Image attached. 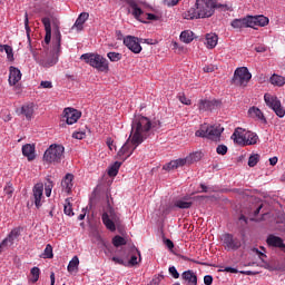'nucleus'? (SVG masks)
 I'll use <instances>...</instances> for the list:
<instances>
[{
    "label": "nucleus",
    "instance_id": "f257e3e1",
    "mask_svg": "<svg viewBox=\"0 0 285 285\" xmlns=\"http://www.w3.org/2000/svg\"><path fill=\"white\" fill-rule=\"evenodd\" d=\"M216 9L222 10L223 12L233 10L228 4L217 3L216 0H197L196 8L189 9L183 17L188 20L209 19V17H213Z\"/></svg>",
    "mask_w": 285,
    "mask_h": 285
},
{
    "label": "nucleus",
    "instance_id": "f03ea898",
    "mask_svg": "<svg viewBox=\"0 0 285 285\" xmlns=\"http://www.w3.org/2000/svg\"><path fill=\"white\" fill-rule=\"evenodd\" d=\"M161 126L159 120L150 121L147 117L135 116L131 124L132 141L136 146L147 139L150 135V130H157Z\"/></svg>",
    "mask_w": 285,
    "mask_h": 285
},
{
    "label": "nucleus",
    "instance_id": "7ed1b4c3",
    "mask_svg": "<svg viewBox=\"0 0 285 285\" xmlns=\"http://www.w3.org/2000/svg\"><path fill=\"white\" fill-rule=\"evenodd\" d=\"M55 40H56V47L51 51L33 52L35 60L42 68H47V69L51 68L56 66L59 61V57L61 53V40H62V36L59 27H56L55 29Z\"/></svg>",
    "mask_w": 285,
    "mask_h": 285
},
{
    "label": "nucleus",
    "instance_id": "20e7f679",
    "mask_svg": "<svg viewBox=\"0 0 285 285\" xmlns=\"http://www.w3.org/2000/svg\"><path fill=\"white\" fill-rule=\"evenodd\" d=\"M269 24V18L265 16H246L244 18H236L230 21V27L234 30L250 28L256 30V27L264 28Z\"/></svg>",
    "mask_w": 285,
    "mask_h": 285
},
{
    "label": "nucleus",
    "instance_id": "39448f33",
    "mask_svg": "<svg viewBox=\"0 0 285 285\" xmlns=\"http://www.w3.org/2000/svg\"><path fill=\"white\" fill-rule=\"evenodd\" d=\"M80 59L83 60L90 67L97 69L100 72H105L109 70L108 60L98 53H83L80 56Z\"/></svg>",
    "mask_w": 285,
    "mask_h": 285
},
{
    "label": "nucleus",
    "instance_id": "423d86ee",
    "mask_svg": "<svg viewBox=\"0 0 285 285\" xmlns=\"http://www.w3.org/2000/svg\"><path fill=\"white\" fill-rule=\"evenodd\" d=\"M101 220L105 227L109 232L114 233L117 230V226L120 224V215L110 204H108L107 209L101 215Z\"/></svg>",
    "mask_w": 285,
    "mask_h": 285
},
{
    "label": "nucleus",
    "instance_id": "0eeeda50",
    "mask_svg": "<svg viewBox=\"0 0 285 285\" xmlns=\"http://www.w3.org/2000/svg\"><path fill=\"white\" fill-rule=\"evenodd\" d=\"M224 128L220 125H203L199 130L196 131L197 137L208 138L209 140L219 141Z\"/></svg>",
    "mask_w": 285,
    "mask_h": 285
},
{
    "label": "nucleus",
    "instance_id": "6e6552de",
    "mask_svg": "<svg viewBox=\"0 0 285 285\" xmlns=\"http://www.w3.org/2000/svg\"><path fill=\"white\" fill-rule=\"evenodd\" d=\"M65 157V147L62 145H51L45 151V156L42 157L45 161L49 164H59Z\"/></svg>",
    "mask_w": 285,
    "mask_h": 285
},
{
    "label": "nucleus",
    "instance_id": "1a4fd4ad",
    "mask_svg": "<svg viewBox=\"0 0 285 285\" xmlns=\"http://www.w3.org/2000/svg\"><path fill=\"white\" fill-rule=\"evenodd\" d=\"M252 79V73L247 67H238L235 69L232 83L237 87H246Z\"/></svg>",
    "mask_w": 285,
    "mask_h": 285
},
{
    "label": "nucleus",
    "instance_id": "9d476101",
    "mask_svg": "<svg viewBox=\"0 0 285 285\" xmlns=\"http://www.w3.org/2000/svg\"><path fill=\"white\" fill-rule=\"evenodd\" d=\"M264 101L266 106L269 107L277 117H285V108L282 106V101L277 96H272V94H265Z\"/></svg>",
    "mask_w": 285,
    "mask_h": 285
},
{
    "label": "nucleus",
    "instance_id": "9b49d317",
    "mask_svg": "<svg viewBox=\"0 0 285 285\" xmlns=\"http://www.w3.org/2000/svg\"><path fill=\"white\" fill-rule=\"evenodd\" d=\"M220 240H223V247H225V250L227 252H236L242 247V240L238 237H235L230 233H225L220 237Z\"/></svg>",
    "mask_w": 285,
    "mask_h": 285
},
{
    "label": "nucleus",
    "instance_id": "f8f14e48",
    "mask_svg": "<svg viewBox=\"0 0 285 285\" xmlns=\"http://www.w3.org/2000/svg\"><path fill=\"white\" fill-rule=\"evenodd\" d=\"M21 228H13L10 234L0 244V254L11 247L14 243L19 242Z\"/></svg>",
    "mask_w": 285,
    "mask_h": 285
},
{
    "label": "nucleus",
    "instance_id": "ddd939ff",
    "mask_svg": "<svg viewBox=\"0 0 285 285\" xmlns=\"http://www.w3.org/2000/svg\"><path fill=\"white\" fill-rule=\"evenodd\" d=\"M130 137H131V141H130ZM137 147L138 146L132 141V132H131L129 136V139L120 148L117 156L122 161H126V159H128V157H130L132 155V153L135 151V149H137Z\"/></svg>",
    "mask_w": 285,
    "mask_h": 285
},
{
    "label": "nucleus",
    "instance_id": "4468645a",
    "mask_svg": "<svg viewBox=\"0 0 285 285\" xmlns=\"http://www.w3.org/2000/svg\"><path fill=\"white\" fill-rule=\"evenodd\" d=\"M124 45L132 53H135V55L141 53V50H142L141 43L139 42V39L137 37H135V36L125 37Z\"/></svg>",
    "mask_w": 285,
    "mask_h": 285
},
{
    "label": "nucleus",
    "instance_id": "2eb2a0df",
    "mask_svg": "<svg viewBox=\"0 0 285 285\" xmlns=\"http://www.w3.org/2000/svg\"><path fill=\"white\" fill-rule=\"evenodd\" d=\"M62 118L67 125H73L81 118V112L73 108H66Z\"/></svg>",
    "mask_w": 285,
    "mask_h": 285
},
{
    "label": "nucleus",
    "instance_id": "dca6fc26",
    "mask_svg": "<svg viewBox=\"0 0 285 285\" xmlns=\"http://www.w3.org/2000/svg\"><path fill=\"white\" fill-rule=\"evenodd\" d=\"M266 243L269 247H274V248H279V249H284L285 252V244H284V239L279 236L276 235H268V237L266 238Z\"/></svg>",
    "mask_w": 285,
    "mask_h": 285
},
{
    "label": "nucleus",
    "instance_id": "f3484780",
    "mask_svg": "<svg viewBox=\"0 0 285 285\" xmlns=\"http://www.w3.org/2000/svg\"><path fill=\"white\" fill-rule=\"evenodd\" d=\"M219 106V100H199L198 108L200 111H213Z\"/></svg>",
    "mask_w": 285,
    "mask_h": 285
},
{
    "label": "nucleus",
    "instance_id": "a211bd4d",
    "mask_svg": "<svg viewBox=\"0 0 285 285\" xmlns=\"http://www.w3.org/2000/svg\"><path fill=\"white\" fill-rule=\"evenodd\" d=\"M73 177L72 174H67L61 180V188L67 195H70L73 188Z\"/></svg>",
    "mask_w": 285,
    "mask_h": 285
},
{
    "label": "nucleus",
    "instance_id": "6ab92c4d",
    "mask_svg": "<svg viewBox=\"0 0 285 285\" xmlns=\"http://www.w3.org/2000/svg\"><path fill=\"white\" fill-rule=\"evenodd\" d=\"M35 205L39 209L41 208V199L43 197V184L39 183L33 187Z\"/></svg>",
    "mask_w": 285,
    "mask_h": 285
},
{
    "label": "nucleus",
    "instance_id": "aec40b11",
    "mask_svg": "<svg viewBox=\"0 0 285 285\" xmlns=\"http://www.w3.org/2000/svg\"><path fill=\"white\" fill-rule=\"evenodd\" d=\"M42 26H45V45L49 46V43L51 42L52 35L50 18H42Z\"/></svg>",
    "mask_w": 285,
    "mask_h": 285
},
{
    "label": "nucleus",
    "instance_id": "412c9836",
    "mask_svg": "<svg viewBox=\"0 0 285 285\" xmlns=\"http://www.w3.org/2000/svg\"><path fill=\"white\" fill-rule=\"evenodd\" d=\"M89 13L88 12H81L78 18L76 19L73 26L71 27V30L77 29L78 31H82L83 24L88 21Z\"/></svg>",
    "mask_w": 285,
    "mask_h": 285
},
{
    "label": "nucleus",
    "instance_id": "4be33fe9",
    "mask_svg": "<svg viewBox=\"0 0 285 285\" xmlns=\"http://www.w3.org/2000/svg\"><path fill=\"white\" fill-rule=\"evenodd\" d=\"M230 138L234 140V142L244 146L246 139V130L243 128H237Z\"/></svg>",
    "mask_w": 285,
    "mask_h": 285
},
{
    "label": "nucleus",
    "instance_id": "5701e85b",
    "mask_svg": "<svg viewBox=\"0 0 285 285\" xmlns=\"http://www.w3.org/2000/svg\"><path fill=\"white\" fill-rule=\"evenodd\" d=\"M22 73L21 71L11 66L10 67V73H9V83L10 86H16L21 80Z\"/></svg>",
    "mask_w": 285,
    "mask_h": 285
},
{
    "label": "nucleus",
    "instance_id": "b1692460",
    "mask_svg": "<svg viewBox=\"0 0 285 285\" xmlns=\"http://www.w3.org/2000/svg\"><path fill=\"white\" fill-rule=\"evenodd\" d=\"M128 3H129V8L131 9V14L135 17V19H138V21L142 22L144 12L141 8H139V4H137L135 0H131Z\"/></svg>",
    "mask_w": 285,
    "mask_h": 285
},
{
    "label": "nucleus",
    "instance_id": "393cba45",
    "mask_svg": "<svg viewBox=\"0 0 285 285\" xmlns=\"http://www.w3.org/2000/svg\"><path fill=\"white\" fill-rule=\"evenodd\" d=\"M248 115L252 117V118H256L258 119L259 121L264 122V124H267V119L265 117V115L263 114V111L259 109V108H256V107H252L248 109Z\"/></svg>",
    "mask_w": 285,
    "mask_h": 285
},
{
    "label": "nucleus",
    "instance_id": "a878e982",
    "mask_svg": "<svg viewBox=\"0 0 285 285\" xmlns=\"http://www.w3.org/2000/svg\"><path fill=\"white\" fill-rule=\"evenodd\" d=\"M22 154L28 157V160L31 161L36 158V147L35 145L27 144L22 147Z\"/></svg>",
    "mask_w": 285,
    "mask_h": 285
},
{
    "label": "nucleus",
    "instance_id": "bb28decb",
    "mask_svg": "<svg viewBox=\"0 0 285 285\" xmlns=\"http://www.w3.org/2000/svg\"><path fill=\"white\" fill-rule=\"evenodd\" d=\"M183 279L188 284V285H197V276L193 272V269H188L181 275Z\"/></svg>",
    "mask_w": 285,
    "mask_h": 285
},
{
    "label": "nucleus",
    "instance_id": "cd10ccee",
    "mask_svg": "<svg viewBox=\"0 0 285 285\" xmlns=\"http://www.w3.org/2000/svg\"><path fill=\"white\" fill-rule=\"evenodd\" d=\"M21 114L26 116L27 120H31L35 114L33 102H28L27 105L22 106Z\"/></svg>",
    "mask_w": 285,
    "mask_h": 285
},
{
    "label": "nucleus",
    "instance_id": "c85d7f7f",
    "mask_svg": "<svg viewBox=\"0 0 285 285\" xmlns=\"http://www.w3.org/2000/svg\"><path fill=\"white\" fill-rule=\"evenodd\" d=\"M218 43V36L216 33H207L206 46L209 50L215 49Z\"/></svg>",
    "mask_w": 285,
    "mask_h": 285
},
{
    "label": "nucleus",
    "instance_id": "c756f323",
    "mask_svg": "<svg viewBox=\"0 0 285 285\" xmlns=\"http://www.w3.org/2000/svg\"><path fill=\"white\" fill-rule=\"evenodd\" d=\"M258 136L255 132L247 131L245 134V140L243 146L256 145L258 142Z\"/></svg>",
    "mask_w": 285,
    "mask_h": 285
},
{
    "label": "nucleus",
    "instance_id": "7c9ffc66",
    "mask_svg": "<svg viewBox=\"0 0 285 285\" xmlns=\"http://www.w3.org/2000/svg\"><path fill=\"white\" fill-rule=\"evenodd\" d=\"M135 252L141 256V253L139 252V249H137L136 247L131 248V256L129 261H128V257H126L127 267L136 266L137 264H139V261H137V254H135Z\"/></svg>",
    "mask_w": 285,
    "mask_h": 285
},
{
    "label": "nucleus",
    "instance_id": "2f4dec72",
    "mask_svg": "<svg viewBox=\"0 0 285 285\" xmlns=\"http://www.w3.org/2000/svg\"><path fill=\"white\" fill-rule=\"evenodd\" d=\"M269 82L276 87H284L285 86V77L277 75V73H273L269 78Z\"/></svg>",
    "mask_w": 285,
    "mask_h": 285
},
{
    "label": "nucleus",
    "instance_id": "473e14b6",
    "mask_svg": "<svg viewBox=\"0 0 285 285\" xmlns=\"http://www.w3.org/2000/svg\"><path fill=\"white\" fill-rule=\"evenodd\" d=\"M122 161H115L109 168H108V176L109 177H117L119 174L120 167L122 166Z\"/></svg>",
    "mask_w": 285,
    "mask_h": 285
},
{
    "label": "nucleus",
    "instance_id": "72a5a7b5",
    "mask_svg": "<svg viewBox=\"0 0 285 285\" xmlns=\"http://www.w3.org/2000/svg\"><path fill=\"white\" fill-rule=\"evenodd\" d=\"M180 41L189 45L194 41V32L190 30H185L180 33Z\"/></svg>",
    "mask_w": 285,
    "mask_h": 285
},
{
    "label": "nucleus",
    "instance_id": "f704fd0d",
    "mask_svg": "<svg viewBox=\"0 0 285 285\" xmlns=\"http://www.w3.org/2000/svg\"><path fill=\"white\" fill-rule=\"evenodd\" d=\"M79 264H80L79 257L75 255L67 265L68 273H73L76 269H78Z\"/></svg>",
    "mask_w": 285,
    "mask_h": 285
},
{
    "label": "nucleus",
    "instance_id": "c9c22d12",
    "mask_svg": "<svg viewBox=\"0 0 285 285\" xmlns=\"http://www.w3.org/2000/svg\"><path fill=\"white\" fill-rule=\"evenodd\" d=\"M63 214L66 216H75V213L72 210V205H71V199L66 198L65 199V205H63Z\"/></svg>",
    "mask_w": 285,
    "mask_h": 285
},
{
    "label": "nucleus",
    "instance_id": "e433bc0d",
    "mask_svg": "<svg viewBox=\"0 0 285 285\" xmlns=\"http://www.w3.org/2000/svg\"><path fill=\"white\" fill-rule=\"evenodd\" d=\"M193 206V202H186L183 199H178L175 202V207L179 209H189Z\"/></svg>",
    "mask_w": 285,
    "mask_h": 285
},
{
    "label": "nucleus",
    "instance_id": "4c0bfd02",
    "mask_svg": "<svg viewBox=\"0 0 285 285\" xmlns=\"http://www.w3.org/2000/svg\"><path fill=\"white\" fill-rule=\"evenodd\" d=\"M107 58L111 61V62H119L122 60V53L120 52H116V51H110L107 53Z\"/></svg>",
    "mask_w": 285,
    "mask_h": 285
},
{
    "label": "nucleus",
    "instance_id": "58836bf2",
    "mask_svg": "<svg viewBox=\"0 0 285 285\" xmlns=\"http://www.w3.org/2000/svg\"><path fill=\"white\" fill-rule=\"evenodd\" d=\"M41 257L45 258V259L53 258V249H52V246L50 244H47V247H45V252H42Z\"/></svg>",
    "mask_w": 285,
    "mask_h": 285
},
{
    "label": "nucleus",
    "instance_id": "ea45409f",
    "mask_svg": "<svg viewBox=\"0 0 285 285\" xmlns=\"http://www.w3.org/2000/svg\"><path fill=\"white\" fill-rule=\"evenodd\" d=\"M52 188H53V181L50 178H48L47 183H45V196H47V198H50L52 194Z\"/></svg>",
    "mask_w": 285,
    "mask_h": 285
},
{
    "label": "nucleus",
    "instance_id": "a19ab883",
    "mask_svg": "<svg viewBox=\"0 0 285 285\" xmlns=\"http://www.w3.org/2000/svg\"><path fill=\"white\" fill-rule=\"evenodd\" d=\"M6 196L8 199H11L14 194V187L11 181L7 183V185L3 188Z\"/></svg>",
    "mask_w": 285,
    "mask_h": 285
},
{
    "label": "nucleus",
    "instance_id": "79ce46f5",
    "mask_svg": "<svg viewBox=\"0 0 285 285\" xmlns=\"http://www.w3.org/2000/svg\"><path fill=\"white\" fill-rule=\"evenodd\" d=\"M112 245H114L115 247L125 246V245H126V238H124V237L120 236V235H116V236L112 238Z\"/></svg>",
    "mask_w": 285,
    "mask_h": 285
},
{
    "label": "nucleus",
    "instance_id": "37998d69",
    "mask_svg": "<svg viewBox=\"0 0 285 285\" xmlns=\"http://www.w3.org/2000/svg\"><path fill=\"white\" fill-rule=\"evenodd\" d=\"M6 51L8 59H13V50L12 47L9 45H0V52Z\"/></svg>",
    "mask_w": 285,
    "mask_h": 285
},
{
    "label": "nucleus",
    "instance_id": "c03bdc74",
    "mask_svg": "<svg viewBox=\"0 0 285 285\" xmlns=\"http://www.w3.org/2000/svg\"><path fill=\"white\" fill-rule=\"evenodd\" d=\"M40 273L41 272H40L39 267H32V269H31L32 277H31L30 282L36 284L39 281Z\"/></svg>",
    "mask_w": 285,
    "mask_h": 285
},
{
    "label": "nucleus",
    "instance_id": "a18cd8bd",
    "mask_svg": "<svg viewBox=\"0 0 285 285\" xmlns=\"http://www.w3.org/2000/svg\"><path fill=\"white\" fill-rule=\"evenodd\" d=\"M259 158L261 156L258 154L249 156L247 165L249 167H255L258 164Z\"/></svg>",
    "mask_w": 285,
    "mask_h": 285
},
{
    "label": "nucleus",
    "instance_id": "49530a36",
    "mask_svg": "<svg viewBox=\"0 0 285 285\" xmlns=\"http://www.w3.org/2000/svg\"><path fill=\"white\" fill-rule=\"evenodd\" d=\"M200 158H202V153H194V154H191L190 156L187 157L188 164H193L195 161H198V160H200Z\"/></svg>",
    "mask_w": 285,
    "mask_h": 285
},
{
    "label": "nucleus",
    "instance_id": "de8ad7c7",
    "mask_svg": "<svg viewBox=\"0 0 285 285\" xmlns=\"http://www.w3.org/2000/svg\"><path fill=\"white\" fill-rule=\"evenodd\" d=\"M111 261H112L115 264H117V265L128 267V263H126V261H124L122 257L112 256V257H111Z\"/></svg>",
    "mask_w": 285,
    "mask_h": 285
},
{
    "label": "nucleus",
    "instance_id": "09e8293b",
    "mask_svg": "<svg viewBox=\"0 0 285 285\" xmlns=\"http://www.w3.org/2000/svg\"><path fill=\"white\" fill-rule=\"evenodd\" d=\"M227 151H228V147L227 146H225V145H218V147H216V153L218 154V155H226L227 154Z\"/></svg>",
    "mask_w": 285,
    "mask_h": 285
},
{
    "label": "nucleus",
    "instance_id": "8fccbe9b",
    "mask_svg": "<svg viewBox=\"0 0 285 285\" xmlns=\"http://www.w3.org/2000/svg\"><path fill=\"white\" fill-rule=\"evenodd\" d=\"M174 161H175V165H176V169H177L178 167H183V166H185L186 164H188L187 157H186V158H179V159H176V160H174Z\"/></svg>",
    "mask_w": 285,
    "mask_h": 285
},
{
    "label": "nucleus",
    "instance_id": "3c124183",
    "mask_svg": "<svg viewBox=\"0 0 285 285\" xmlns=\"http://www.w3.org/2000/svg\"><path fill=\"white\" fill-rule=\"evenodd\" d=\"M252 252L255 253L256 255H258V257H259V259H261L262 262H264V258H267V255H266L265 253L261 252V250H259L258 248H256V247H253V248H252Z\"/></svg>",
    "mask_w": 285,
    "mask_h": 285
},
{
    "label": "nucleus",
    "instance_id": "603ef678",
    "mask_svg": "<svg viewBox=\"0 0 285 285\" xmlns=\"http://www.w3.org/2000/svg\"><path fill=\"white\" fill-rule=\"evenodd\" d=\"M163 168L168 171L177 169L176 161L171 160L170 163L166 164Z\"/></svg>",
    "mask_w": 285,
    "mask_h": 285
},
{
    "label": "nucleus",
    "instance_id": "864d4df0",
    "mask_svg": "<svg viewBox=\"0 0 285 285\" xmlns=\"http://www.w3.org/2000/svg\"><path fill=\"white\" fill-rule=\"evenodd\" d=\"M40 87H42V88H45V89H51V87H52V81L42 80V81H40Z\"/></svg>",
    "mask_w": 285,
    "mask_h": 285
},
{
    "label": "nucleus",
    "instance_id": "5fc2aeb1",
    "mask_svg": "<svg viewBox=\"0 0 285 285\" xmlns=\"http://www.w3.org/2000/svg\"><path fill=\"white\" fill-rule=\"evenodd\" d=\"M179 101L186 106L191 105V100H189V98H186V96H184V94L181 96H179Z\"/></svg>",
    "mask_w": 285,
    "mask_h": 285
},
{
    "label": "nucleus",
    "instance_id": "6e6d98bb",
    "mask_svg": "<svg viewBox=\"0 0 285 285\" xmlns=\"http://www.w3.org/2000/svg\"><path fill=\"white\" fill-rule=\"evenodd\" d=\"M180 0H165L164 3L165 6H167L168 8H173L174 6H177V3L179 2Z\"/></svg>",
    "mask_w": 285,
    "mask_h": 285
},
{
    "label": "nucleus",
    "instance_id": "4d7b16f0",
    "mask_svg": "<svg viewBox=\"0 0 285 285\" xmlns=\"http://www.w3.org/2000/svg\"><path fill=\"white\" fill-rule=\"evenodd\" d=\"M169 274H170L175 279H178V278H179V274H178L176 267H169Z\"/></svg>",
    "mask_w": 285,
    "mask_h": 285
},
{
    "label": "nucleus",
    "instance_id": "13d9d810",
    "mask_svg": "<svg viewBox=\"0 0 285 285\" xmlns=\"http://www.w3.org/2000/svg\"><path fill=\"white\" fill-rule=\"evenodd\" d=\"M255 51H256L257 53H264V52L267 51V48H266L265 45H259V46L255 47Z\"/></svg>",
    "mask_w": 285,
    "mask_h": 285
},
{
    "label": "nucleus",
    "instance_id": "bf43d9fd",
    "mask_svg": "<svg viewBox=\"0 0 285 285\" xmlns=\"http://www.w3.org/2000/svg\"><path fill=\"white\" fill-rule=\"evenodd\" d=\"M86 137V132H82V131H80V132H73L72 134V138H76V139H78V140H81V139H83Z\"/></svg>",
    "mask_w": 285,
    "mask_h": 285
},
{
    "label": "nucleus",
    "instance_id": "052dcab7",
    "mask_svg": "<svg viewBox=\"0 0 285 285\" xmlns=\"http://www.w3.org/2000/svg\"><path fill=\"white\" fill-rule=\"evenodd\" d=\"M216 70V67L214 65H208L204 67V71L207 73L214 72Z\"/></svg>",
    "mask_w": 285,
    "mask_h": 285
},
{
    "label": "nucleus",
    "instance_id": "680f3d73",
    "mask_svg": "<svg viewBox=\"0 0 285 285\" xmlns=\"http://www.w3.org/2000/svg\"><path fill=\"white\" fill-rule=\"evenodd\" d=\"M222 272L237 274L238 269H236V267H225V269H222Z\"/></svg>",
    "mask_w": 285,
    "mask_h": 285
},
{
    "label": "nucleus",
    "instance_id": "e2e57ef3",
    "mask_svg": "<svg viewBox=\"0 0 285 285\" xmlns=\"http://www.w3.org/2000/svg\"><path fill=\"white\" fill-rule=\"evenodd\" d=\"M213 281H214V278H213V276H210V274H208V275L205 276V278H204L205 285H212V284H213Z\"/></svg>",
    "mask_w": 285,
    "mask_h": 285
},
{
    "label": "nucleus",
    "instance_id": "0e129e2a",
    "mask_svg": "<svg viewBox=\"0 0 285 285\" xmlns=\"http://www.w3.org/2000/svg\"><path fill=\"white\" fill-rule=\"evenodd\" d=\"M148 21H158V17L154 13H146Z\"/></svg>",
    "mask_w": 285,
    "mask_h": 285
},
{
    "label": "nucleus",
    "instance_id": "69168bd1",
    "mask_svg": "<svg viewBox=\"0 0 285 285\" xmlns=\"http://www.w3.org/2000/svg\"><path fill=\"white\" fill-rule=\"evenodd\" d=\"M24 27H26V31L29 35L30 33V27H29V18H28V13L26 12V19H24Z\"/></svg>",
    "mask_w": 285,
    "mask_h": 285
},
{
    "label": "nucleus",
    "instance_id": "338daca9",
    "mask_svg": "<svg viewBox=\"0 0 285 285\" xmlns=\"http://www.w3.org/2000/svg\"><path fill=\"white\" fill-rule=\"evenodd\" d=\"M165 245L167 246V248L173 249L174 248V242L169 238L165 239Z\"/></svg>",
    "mask_w": 285,
    "mask_h": 285
},
{
    "label": "nucleus",
    "instance_id": "774afa93",
    "mask_svg": "<svg viewBox=\"0 0 285 285\" xmlns=\"http://www.w3.org/2000/svg\"><path fill=\"white\" fill-rule=\"evenodd\" d=\"M160 278H161V277H156V278H154V279L150 282L149 285H159V284H160Z\"/></svg>",
    "mask_w": 285,
    "mask_h": 285
}]
</instances>
